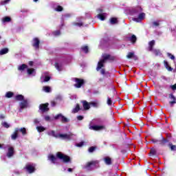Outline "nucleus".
Masks as SVG:
<instances>
[{
    "mask_svg": "<svg viewBox=\"0 0 176 176\" xmlns=\"http://www.w3.org/2000/svg\"><path fill=\"white\" fill-rule=\"evenodd\" d=\"M47 134L51 137H54L55 138H61V140H67V141H69L70 140H74V138H75V135L72 133L56 134V132H54V131H49L47 132Z\"/></svg>",
    "mask_w": 176,
    "mask_h": 176,
    "instance_id": "1",
    "label": "nucleus"
},
{
    "mask_svg": "<svg viewBox=\"0 0 176 176\" xmlns=\"http://www.w3.org/2000/svg\"><path fill=\"white\" fill-rule=\"evenodd\" d=\"M109 58H111V55L107 54H104L102 55V59H101L98 63V66L96 67V70L97 71H100V69H101V68H102V67H104V64L105 61H107V60H109Z\"/></svg>",
    "mask_w": 176,
    "mask_h": 176,
    "instance_id": "2",
    "label": "nucleus"
},
{
    "mask_svg": "<svg viewBox=\"0 0 176 176\" xmlns=\"http://www.w3.org/2000/svg\"><path fill=\"white\" fill-rule=\"evenodd\" d=\"M56 157L60 160H62L63 163H71V158L69 156L66 155L61 152H58L56 153Z\"/></svg>",
    "mask_w": 176,
    "mask_h": 176,
    "instance_id": "3",
    "label": "nucleus"
},
{
    "mask_svg": "<svg viewBox=\"0 0 176 176\" xmlns=\"http://www.w3.org/2000/svg\"><path fill=\"white\" fill-rule=\"evenodd\" d=\"M98 167V161H91L87 162L85 166V168L90 171V170H93L94 168H97Z\"/></svg>",
    "mask_w": 176,
    "mask_h": 176,
    "instance_id": "4",
    "label": "nucleus"
},
{
    "mask_svg": "<svg viewBox=\"0 0 176 176\" xmlns=\"http://www.w3.org/2000/svg\"><path fill=\"white\" fill-rule=\"evenodd\" d=\"M142 12V8L141 7H135L134 8L130 9L129 10V14L131 16H137V14H139V13H141Z\"/></svg>",
    "mask_w": 176,
    "mask_h": 176,
    "instance_id": "5",
    "label": "nucleus"
},
{
    "mask_svg": "<svg viewBox=\"0 0 176 176\" xmlns=\"http://www.w3.org/2000/svg\"><path fill=\"white\" fill-rule=\"evenodd\" d=\"M25 168L26 171L29 173V174H32V173H35V164H27Z\"/></svg>",
    "mask_w": 176,
    "mask_h": 176,
    "instance_id": "6",
    "label": "nucleus"
},
{
    "mask_svg": "<svg viewBox=\"0 0 176 176\" xmlns=\"http://www.w3.org/2000/svg\"><path fill=\"white\" fill-rule=\"evenodd\" d=\"M145 19V13L142 12L140 13L138 18H133V21H135L136 23H141L142 20Z\"/></svg>",
    "mask_w": 176,
    "mask_h": 176,
    "instance_id": "7",
    "label": "nucleus"
},
{
    "mask_svg": "<svg viewBox=\"0 0 176 176\" xmlns=\"http://www.w3.org/2000/svg\"><path fill=\"white\" fill-rule=\"evenodd\" d=\"M54 119L56 120L60 119L61 122H63V123H68L69 120L68 118L64 117V116H63V114H58L57 116H56L54 117Z\"/></svg>",
    "mask_w": 176,
    "mask_h": 176,
    "instance_id": "8",
    "label": "nucleus"
},
{
    "mask_svg": "<svg viewBox=\"0 0 176 176\" xmlns=\"http://www.w3.org/2000/svg\"><path fill=\"white\" fill-rule=\"evenodd\" d=\"M76 84L74 85L75 87H77L78 89L82 87V85L85 83V81L82 79L79 78H75Z\"/></svg>",
    "mask_w": 176,
    "mask_h": 176,
    "instance_id": "9",
    "label": "nucleus"
},
{
    "mask_svg": "<svg viewBox=\"0 0 176 176\" xmlns=\"http://www.w3.org/2000/svg\"><path fill=\"white\" fill-rule=\"evenodd\" d=\"M48 107H49V103L43 104L39 106V109H41L42 112H47V111H49Z\"/></svg>",
    "mask_w": 176,
    "mask_h": 176,
    "instance_id": "10",
    "label": "nucleus"
},
{
    "mask_svg": "<svg viewBox=\"0 0 176 176\" xmlns=\"http://www.w3.org/2000/svg\"><path fill=\"white\" fill-rule=\"evenodd\" d=\"M39 43H41V41H39V38H34L33 39L32 46H33L36 50L39 49Z\"/></svg>",
    "mask_w": 176,
    "mask_h": 176,
    "instance_id": "11",
    "label": "nucleus"
},
{
    "mask_svg": "<svg viewBox=\"0 0 176 176\" xmlns=\"http://www.w3.org/2000/svg\"><path fill=\"white\" fill-rule=\"evenodd\" d=\"M91 130H95L96 131H100V130H104L105 129L104 126L94 125L89 127Z\"/></svg>",
    "mask_w": 176,
    "mask_h": 176,
    "instance_id": "12",
    "label": "nucleus"
},
{
    "mask_svg": "<svg viewBox=\"0 0 176 176\" xmlns=\"http://www.w3.org/2000/svg\"><path fill=\"white\" fill-rule=\"evenodd\" d=\"M14 155V148L12 146L8 148V151L7 153L8 157H12Z\"/></svg>",
    "mask_w": 176,
    "mask_h": 176,
    "instance_id": "13",
    "label": "nucleus"
},
{
    "mask_svg": "<svg viewBox=\"0 0 176 176\" xmlns=\"http://www.w3.org/2000/svg\"><path fill=\"white\" fill-rule=\"evenodd\" d=\"M19 137V128H16L14 133L11 135V139L14 140Z\"/></svg>",
    "mask_w": 176,
    "mask_h": 176,
    "instance_id": "14",
    "label": "nucleus"
},
{
    "mask_svg": "<svg viewBox=\"0 0 176 176\" xmlns=\"http://www.w3.org/2000/svg\"><path fill=\"white\" fill-rule=\"evenodd\" d=\"M48 160H50L53 164H56L57 163V157H54L53 155H48Z\"/></svg>",
    "mask_w": 176,
    "mask_h": 176,
    "instance_id": "15",
    "label": "nucleus"
},
{
    "mask_svg": "<svg viewBox=\"0 0 176 176\" xmlns=\"http://www.w3.org/2000/svg\"><path fill=\"white\" fill-rule=\"evenodd\" d=\"M50 80V76H47L46 74L42 75L41 77V82L43 83V82H49Z\"/></svg>",
    "mask_w": 176,
    "mask_h": 176,
    "instance_id": "16",
    "label": "nucleus"
},
{
    "mask_svg": "<svg viewBox=\"0 0 176 176\" xmlns=\"http://www.w3.org/2000/svg\"><path fill=\"white\" fill-rule=\"evenodd\" d=\"M82 107L85 111H87V109H90V103L87 102L86 100H82Z\"/></svg>",
    "mask_w": 176,
    "mask_h": 176,
    "instance_id": "17",
    "label": "nucleus"
},
{
    "mask_svg": "<svg viewBox=\"0 0 176 176\" xmlns=\"http://www.w3.org/2000/svg\"><path fill=\"white\" fill-rule=\"evenodd\" d=\"M27 107H28V102L27 100H22L20 103L21 109H24V108H27Z\"/></svg>",
    "mask_w": 176,
    "mask_h": 176,
    "instance_id": "18",
    "label": "nucleus"
},
{
    "mask_svg": "<svg viewBox=\"0 0 176 176\" xmlns=\"http://www.w3.org/2000/svg\"><path fill=\"white\" fill-rule=\"evenodd\" d=\"M170 98H171L172 101L169 102V104L170 105V107H173L174 105V104H176V98L175 96H174V95L170 94L169 96Z\"/></svg>",
    "mask_w": 176,
    "mask_h": 176,
    "instance_id": "19",
    "label": "nucleus"
},
{
    "mask_svg": "<svg viewBox=\"0 0 176 176\" xmlns=\"http://www.w3.org/2000/svg\"><path fill=\"white\" fill-rule=\"evenodd\" d=\"M104 161L107 166H111V164H112V160L109 157H104Z\"/></svg>",
    "mask_w": 176,
    "mask_h": 176,
    "instance_id": "20",
    "label": "nucleus"
},
{
    "mask_svg": "<svg viewBox=\"0 0 176 176\" xmlns=\"http://www.w3.org/2000/svg\"><path fill=\"white\" fill-rule=\"evenodd\" d=\"M148 52H152V50H153V46H155V40H153L151 41H150L148 43Z\"/></svg>",
    "mask_w": 176,
    "mask_h": 176,
    "instance_id": "21",
    "label": "nucleus"
},
{
    "mask_svg": "<svg viewBox=\"0 0 176 176\" xmlns=\"http://www.w3.org/2000/svg\"><path fill=\"white\" fill-rule=\"evenodd\" d=\"M97 17L102 21H104V20H105V17H107V14L106 13L99 14L97 15Z\"/></svg>",
    "mask_w": 176,
    "mask_h": 176,
    "instance_id": "22",
    "label": "nucleus"
},
{
    "mask_svg": "<svg viewBox=\"0 0 176 176\" xmlns=\"http://www.w3.org/2000/svg\"><path fill=\"white\" fill-rule=\"evenodd\" d=\"M80 110V107L79 106V104H77L76 105V107L72 109V113H77V112H79Z\"/></svg>",
    "mask_w": 176,
    "mask_h": 176,
    "instance_id": "23",
    "label": "nucleus"
},
{
    "mask_svg": "<svg viewBox=\"0 0 176 176\" xmlns=\"http://www.w3.org/2000/svg\"><path fill=\"white\" fill-rule=\"evenodd\" d=\"M129 41H130L132 43H135L137 41V36L133 34L131 37H129Z\"/></svg>",
    "mask_w": 176,
    "mask_h": 176,
    "instance_id": "24",
    "label": "nucleus"
},
{
    "mask_svg": "<svg viewBox=\"0 0 176 176\" xmlns=\"http://www.w3.org/2000/svg\"><path fill=\"white\" fill-rule=\"evenodd\" d=\"M168 142V140L167 139H164V138H162V140H160V145H162L163 146H164V145H166V144H167Z\"/></svg>",
    "mask_w": 176,
    "mask_h": 176,
    "instance_id": "25",
    "label": "nucleus"
},
{
    "mask_svg": "<svg viewBox=\"0 0 176 176\" xmlns=\"http://www.w3.org/2000/svg\"><path fill=\"white\" fill-rule=\"evenodd\" d=\"M27 68H28V66L25 64H23V65L19 66L18 69H19V71H24Z\"/></svg>",
    "mask_w": 176,
    "mask_h": 176,
    "instance_id": "26",
    "label": "nucleus"
},
{
    "mask_svg": "<svg viewBox=\"0 0 176 176\" xmlns=\"http://www.w3.org/2000/svg\"><path fill=\"white\" fill-rule=\"evenodd\" d=\"M43 90L45 93H50V91H52V88H50V87L48 86H44L43 87Z\"/></svg>",
    "mask_w": 176,
    "mask_h": 176,
    "instance_id": "27",
    "label": "nucleus"
},
{
    "mask_svg": "<svg viewBox=\"0 0 176 176\" xmlns=\"http://www.w3.org/2000/svg\"><path fill=\"white\" fill-rule=\"evenodd\" d=\"M8 52H9V49L3 48L0 50V55L3 56V54H6L7 53H8Z\"/></svg>",
    "mask_w": 176,
    "mask_h": 176,
    "instance_id": "28",
    "label": "nucleus"
},
{
    "mask_svg": "<svg viewBox=\"0 0 176 176\" xmlns=\"http://www.w3.org/2000/svg\"><path fill=\"white\" fill-rule=\"evenodd\" d=\"M11 19H10V17H9V16H6V17H3V19H2V22L3 23H10V21H11Z\"/></svg>",
    "mask_w": 176,
    "mask_h": 176,
    "instance_id": "29",
    "label": "nucleus"
},
{
    "mask_svg": "<svg viewBox=\"0 0 176 176\" xmlns=\"http://www.w3.org/2000/svg\"><path fill=\"white\" fill-rule=\"evenodd\" d=\"M55 67L56 68V69H58V71L63 70V65H61L60 63H56Z\"/></svg>",
    "mask_w": 176,
    "mask_h": 176,
    "instance_id": "30",
    "label": "nucleus"
},
{
    "mask_svg": "<svg viewBox=\"0 0 176 176\" xmlns=\"http://www.w3.org/2000/svg\"><path fill=\"white\" fill-rule=\"evenodd\" d=\"M164 63L165 67L166 68V69H168V71L169 72L173 71V67L168 65V62L165 60Z\"/></svg>",
    "mask_w": 176,
    "mask_h": 176,
    "instance_id": "31",
    "label": "nucleus"
},
{
    "mask_svg": "<svg viewBox=\"0 0 176 176\" xmlns=\"http://www.w3.org/2000/svg\"><path fill=\"white\" fill-rule=\"evenodd\" d=\"M36 130L37 131H38V133H42V131H45L46 129L43 126H36Z\"/></svg>",
    "mask_w": 176,
    "mask_h": 176,
    "instance_id": "32",
    "label": "nucleus"
},
{
    "mask_svg": "<svg viewBox=\"0 0 176 176\" xmlns=\"http://www.w3.org/2000/svg\"><path fill=\"white\" fill-rule=\"evenodd\" d=\"M151 52H153V54H155V56H160V54H162L160 50H152Z\"/></svg>",
    "mask_w": 176,
    "mask_h": 176,
    "instance_id": "33",
    "label": "nucleus"
},
{
    "mask_svg": "<svg viewBox=\"0 0 176 176\" xmlns=\"http://www.w3.org/2000/svg\"><path fill=\"white\" fill-rule=\"evenodd\" d=\"M28 75H35V69H28Z\"/></svg>",
    "mask_w": 176,
    "mask_h": 176,
    "instance_id": "34",
    "label": "nucleus"
},
{
    "mask_svg": "<svg viewBox=\"0 0 176 176\" xmlns=\"http://www.w3.org/2000/svg\"><path fill=\"white\" fill-rule=\"evenodd\" d=\"M17 101H24V96L23 95H18L16 96Z\"/></svg>",
    "mask_w": 176,
    "mask_h": 176,
    "instance_id": "35",
    "label": "nucleus"
},
{
    "mask_svg": "<svg viewBox=\"0 0 176 176\" xmlns=\"http://www.w3.org/2000/svg\"><path fill=\"white\" fill-rule=\"evenodd\" d=\"M110 23L113 25V24H118V19L116 18H111L110 19Z\"/></svg>",
    "mask_w": 176,
    "mask_h": 176,
    "instance_id": "36",
    "label": "nucleus"
},
{
    "mask_svg": "<svg viewBox=\"0 0 176 176\" xmlns=\"http://www.w3.org/2000/svg\"><path fill=\"white\" fill-rule=\"evenodd\" d=\"M168 146L170 148V151H176V146L172 144V143H168Z\"/></svg>",
    "mask_w": 176,
    "mask_h": 176,
    "instance_id": "37",
    "label": "nucleus"
},
{
    "mask_svg": "<svg viewBox=\"0 0 176 176\" xmlns=\"http://www.w3.org/2000/svg\"><path fill=\"white\" fill-rule=\"evenodd\" d=\"M155 155H156V149L151 148L150 151V156H155Z\"/></svg>",
    "mask_w": 176,
    "mask_h": 176,
    "instance_id": "38",
    "label": "nucleus"
},
{
    "mask_svg": "<svg viewBox=\"0 0 176 176\" xmlns=\"http://www.w3.org/2000/svg\"><path fill=\"white\" fill-rule=\"evenodd\" d=\"M6 97L7 98H11V97H13V92H11V91L7 92L6 94Z\"/></svg>",
    "mask_w": 176,
    "mask_h": 176,
    "instance_id": "39",
    "label": "nucleus"
},
{
    "mask_svg": "<svg viewBox=\"0 0 176 176\" xmlns=\"http://www.w3.org/2000/svg\"><path fill=\"white\" fill-rule=\"evenodd\" d=\"M19 131H21L23 135H25L27 134V131L25 130V128H21L19 129Z\"/></svg>",
    "mask_w": 176,
    "mask_h": 176,
    "instance_id": "40",
    "label": "nucleus"
},
{
    "mask_svg": "<svg viewBox=\"0 0 176 176\" xmlns=\"http://www.w3.org/2000/svg\"><path fill=\"white\" fill-rule=\"evenodd\" d=\"M167 56L170 58V60H175V56L170 53L168 52Z\"/></svg>",
    "mask_w": 176,
    "mask_h": 176,
    "instance_id": "41",
    "label": "nucleus"
},
{
    "mask_svg": "<svg viewBox=\"0 0 176 176\" xmlns=\"http://www.w3.org/2000/svg\"><path fill=\"white\" fill-rule=\"evenodd\" d=\"M126 57L127 58H132V57H134V52H129Z\"/></svg>",
    "mask_w": 176,
    "mask_h": 176,
    "instance_id": "42",
    "label": "nucleus"
},
{
    "mask_svg": "<svg viewBox=\"0 0 176 176\" xmlns=\"http://www.w3.org/2000/svg\"><path fill=\"white\" fill-rule=\"evenodd\" d=\"M107 104L109 106L112 105V99H111V98L109 97L107 98Z\"/></svg>",
    "mask_w": 176,
    "mask_h": 176,
    "instance_id": "43",
    "label": "nucleus"
},
{
    "mask_svg": "<svg viewBox=\"0 0 176 176\" xmlns=\"http://www.w3.org/2000/svg\"><path fill=\"white\" fill-rule=\"evenodd\" d=\"M81 49L85 53H88L89 52V47H87V46L82 47Z\"/></svg>",
    "mask_w": 176,
    "mask_h": 176,
    "instance_id": "44",
    "label": "nucleus"
},
{
    "mask_svg": "<svg viewBox=\"0 0 176 176\" xmlns=\"http://www.w3.org/2000/svg\"><path fill=\"white\" fill-rule=\"evenodd\" d=\"M55 10L56 12H63V8L61 7V6H58L56 8H55Z\"/></svg>",
    "mask_w": 176,
    "mask_h": 176,
    "instance_id": "45",
    "label": "nucleus"
},
{
    "mask_svg": "<svg viewBox=\"0 0 176 176\" xmlns=\"http://www.w3.org/2000/svg\"><path fill=\"white\" fill-rule=\"evenodd\" d=\"M2 126L3 127H6V129H9V127H10L9 124H8V122H3Z\"/></svg>",
    "mask_w": 176,
    "mask_h": 176,
    "instance_id": "46",
    "label": "nucleus"
},
{
    "mask_svg": "<svg viewBox=\"0 0 176 176\" xmlns=\"http://www.w3.org/2000/svg\"><path fill=\"white\" fill-rule=\"evenodd\" d=\"M91 105L92 107H98V103L97 102H91L89 103V106Z\"/></svg>",
    "mask_w": 176,
    "mask_h": 176,
    "instance_id": "47",
    "label": "nucleus"
},
{
    "mask_svg": "<svg viewBox=\"0 0 176 176\" xmlns=\"http://www.w3.org/2000/svg\"><path fill=\"white\" fill-rule=\"evenodd\" d=\"M10 2V0H4L1 2V5H6V3H9Z\"/></svg>",
    "mask_w": 176,
    "mask_h": 176,
    "instance_id": "48",
    "label": "nucleus"
},
{
    "mask_svg": "<svg viewBox=\"0 0 176 176\" xmlns=\"http://www.w3.org/2000/svg\"><path fill=\"white\" fill-rule=\"evenodd\" d=\"M83 145H85V142H80V143H78V144H76V146H78V148H80V147L83 146Z\"/></svg>",
    "mask_w": 176,
    "mask_h": 176,
    "instance_id": "49",
    "label": "nucleus"
},
{
    "mask_svg": "<svg viewBox=\"0 0 176 176\" xmlns=\"http://www.w3.org/2000/svg\"><path fill=\"white\" fill-rule=\"evenodd\" d=\"M94 151H96V148H94V146L90 147V148H89V152L90 153H92V152H93Z\"/></svg>",
    "mask_w": 176,
    "mask_h": 176,
    "instance_id": "50",
    "label": "nucleus"
},
{
    "mask_svg": "<svg viewBox=\"0 0 176 176\" xmlns=\"http://www.w3.org/2000/svg\"><path fill=\"white\" fill-rule=\"evenodd\" d=\"M54 35H55V36H58V35H60V30H57L56 32H54Z\"/></svg>",
    "mask_w": 176,
    "mask_h": 176,
    "instance_id": "51",
    "label": "nucleus"
},
{
    "mask_svg": "<svg viewBox=\"0 0 176 176\" xmlns=\"http://www.w3.org/2000/svg\"><path fill=\"white\" fill-rule=\"evenodd\" d=\"M151 141H152V142H153V144H156V142H159L160 143V140H158L157 139H152Z\"/></svg>",
    "mask_w": 176,
    "mask_h": 176,
    "instance_id": "52",
    "label": "nucleus"
},
{
    "mask_svg": "<svg viewBox=\"0 0 176 176\" xmlns=\"http://www.w3.org/2000/svg\"><path fill=\"white\" fill-rule=\"evenodd\" d=\"M83 116H77V119L78 120H83Z\"/></svg>",
    "mask_w": 176,
    "mask_h": 176,
    "instance_id": "53",
    "label": "nucleus"
},
{
    "mask_svg": "<svg viewBox=\"0 0 176 176\" xmlns=\"http://www.w3.org/2000/svg\"><path fill=\"white\" fill-rule=\"evenodd\" d=\"M74 25H78V27H82V25H83V23H75Z\"/></svg>",
    "mask_w": 176,
    "mask_h": 176,
    "instance_id": "54",
    "label": "nucleus"
},
{
    "mask_svg": "<svg viewBox=\"0 0 176 176\" xmlns=\"http://www.w3.org/2000/svg\"><path fill=\"white\" fill-rule=\"evenodd\" d=\"M153 25H155V27L159 26V22H157V21H154V22H153Z\"/></svg>",
    "mask_w": 176,
    "mask_h": 176,
    "instance_id": "55",
    "label": "nucleus"
},
{
    "mask_svg": "<svg viewBox=\"0 0 176 176\" xmlns=\"http://www.w3.org/2000/svg\"><path fill=\"white\" fill-rule=\"evenodd\" d=\"M170 88L172 89V90H176V83L174 85H171Z\"/></svg>",
    "mask_w": 176,
    "mask_h": 176,
    "instance_id": "56",
    "label": "nucleus"
},
{
    "mask_svg": "<svg viewBox=\"0 0 176 176\" xmlns=\"http://www.w3.org/2000/svg\"><path fill=\"white\" fill-rule=\"evenodd\" d=\"M34 122L36 124H39V122H40L39 120L38 119H34Z\"/></svg>",
    "mask_w": 176,
    "mask_h": 176,
    "instance_id": "57",
    "label": "nucleus"
},
{
    "mask_svg": "<svg viewBox=\"0 0 176 176\" xmlns=\"http://www.w3.org/2000/svg\"><path fill=\"white\" fill-rule=\"evenodd\" d=\"M45 120L47 121V122H49V120H50V117L49 116H47L45 117Z\"/></svg>",
    "mask_w": 176,
    "mask_h": 176,
    "instance_id": "58",
    "label": "nucleus"
},
{
    "mask_svg": "<svg viewBox=\"0 0 176 176\" xmlns=\"http://www.w3.org/2000/svg\"><path fill=\"white\" fill-rule=\"evenodd\" d=\"M100 74H101L102 75H104V74H105V69H102L100 70Z\"/></svg>",
    "mask_w": 176,
    "mask_h": 176,
    "instance_id": "59",
    "label": "nucleus"
},
{
    "mask_svg": "<svg viewBox=\"0 0 176 176\" xmlns=\"http://www.w3.org/2000/svg\"><path fill=\"white\" fill-rule=\"evenodd\" d=\"M63 16L64 17H71V14H65Z\"/></svg>",
    "mask_w": 176,
    "mask_h": 176,
    "instance_id": "60",
    "label": "nucleus"
},
{
    "mask_svg": "<svg viewBox=\"0 0 176 176\" xmlns=\"http://www.w3.org/2000/svg\"><path fill=\"white\" fill-rule=\"evenodd\" d=\"M51 105L52 107H54L56 105V102L54 101L51 102Z\"/></svg>",
    "mask_w": 176,
    "mask_h": 176,
    "instance_id": "61",
    "label": "nucleus"
},
{
    "mask_svg": "<svg viewBox=\"0 0 176 176\" xmlns=\"http://www.w3.org/2000/svg\"><path fill=\"white\" fill-rule=\"evenodd\" d=\"M67 171H69V173H72V168H69L67 169Z\"/></svg>",
    "mask_w": 176,
    "mask_h": 176,
    "instance_id": "62",
    "label": "nucleus"
},
{
    "mask_svg": "<svg viewBox=\"0 0 176 176\" xmlns=\"http://www.w3.org/2000/svg\"><path fill=\"white\" fill-rule=\"evenodd\" d=\"M0 119H5V116L1 115L0 116Z\"/></svg>",
    "mask_w": 176,
    "mask_h": 176,
    "instance_id": "63",
    "label": "nucleus"
},
{
    "mask_svg": "<svg viewBox=\"0 0 176 176\" xmlns=\"http://www.w3.org/2000/svg\"><path fill=\"white\" fill-rule=\"evenodd\" d=\"M61 98H62L61 96H57L56 97V100H61Z\"/></svg>",
    "mask_w": 176,
    "mask_h": 176,
    "instance_id": "64",
    "label": "nucleus"
}]
</instances>
